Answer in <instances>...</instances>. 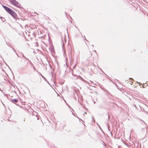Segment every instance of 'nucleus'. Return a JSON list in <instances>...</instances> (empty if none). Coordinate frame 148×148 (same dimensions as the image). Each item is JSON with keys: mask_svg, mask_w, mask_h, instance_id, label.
<instances>
[{"mask_svg": "<svg viewBox=\"0 0 148 148\" xmlns=\"http://www.w3.org/2000/svg\"><path fill=\"white\" fill-rule=\"evenodd\" d=\"M11 3L17 7L21 8V5L18 3V2L16 0H9Z\"/></svg>", "mask_w": 148, "mask_h": 148, "instance_id": "obj_1", "label": "nucleus"}, {"mask_svg": "<svg viewBox=\"0 0 148 148\" xmlns=\"http://www.w3.org/2000/svg\"><path fill=\"white\" fill-rule=\"evenodd\" d=\"M99 127L100 128V129H101V128H100V126H99Z\"/></svg>", "mask_w": 148, "mask_h": 148, "instance_id": "obj_15", "label": "nucleus"}, {"mask_svg": "<svg viewBox=\"0 0 148 148\" xmlns=\"http://www.w3.org/2000/svg\"><path fill=\"white\" fill-rule=\"evenodd\" d=\"M95 102H94V103H95Z\"/></svg>", "mask_w": 148, "mask_h": 148, "instance_id": "obj_16", "label": "nucleus"}, {"mask_svg": "<svg viewBox=\"0 0 148 148\" xmlns=\"http://www.w3.org/2000/svg\"><path fill=\"white\" fill-rule=\"evenodd\" d=\"M62 47H63V44L62 45Z\"/></svg>", "mask_w": 148, "mask_h": 148, "instance_id": "obj_13", "label": "nucleus"}, {"mask_svg": "<svg viewBox=\"0 0 148 148\" xmlns=\"http://www.w3.org/2000/svg\"><path fill=\"white\" fill-rule=\"evenodd\" d=\"M94 52H96V51L95 50H94Z\"/></svg>", "mask_w": 148, "mask_h": 148, "instance_id": "obj_11", "label": "nucleus"}, {"mask_svg": "<svg viewBox=\"0 0 148 148\" xmlns=\"http://www.w3.org/2000/svg\"><path fill=\"white\" fill-rule=\"evenodd\" d=\"M38 73L40 74L41 76L42 77H43V76H42V75L39 72H38V71L37 72Z\"/></svg>", "mask_w": 148, "mask_h": 148, "instance_id": "obj_6", "label": "nucleus"}, {"mask_svg": "<svg viewBox=\"0 0 148 148\" xmlns=\"http://www.w3.org/2000/svg\"><path fill=\"white\" fill-rule=\"evenodd\" d=\"M2 18V17H0V18Z\"/></svg>", "mask_w": 148, "mask_h": 148, "instance_id": "obj_14", "label": "nucleus"}, {"mask_svg": "<svg viewBox=\"0 0 148 148\" xmlns=\"http://www.w3.org/2000/svg\"><path fill=\"white\" fill-rule=\"evenodd\" d=\"M14 18L16 19L17 18V16L16 14L14 12L13 10H12L11 12V13L10 14Z\"/></svg>", "mask_w": 148, "mask_h": 148, "instance_id": "obj_3", "label": "nucleus"}, {"mask_svg": "<svg viewBox=\"0 0 148 148\" xmlns=\"http://www.w3.org/2000/svg\"><path fill=\"white\" fill-rule=\"evenodd\" d=\"M3 7L6 11L10 14L11 13V12L12 10V9L6 6L3 5Z\"/></svg>", "mask_w": 148, "mask_h": 148, "instance_id": "obj_2", "label": "nucleus"}, {"mask_svg": "<svg viewBox=\"0 0 148 148\" xmlns=\"http://www.w3.org/2000/svg\"><path fill=\"white\" fill-rule=\"evenodd\" d=\"M11 101L13 103H17L18 101V100L16 99H11Z\"/></svg>", "mask_w": 148, "mask_h": 148, "instance_id": "obj_4", "label": "nucleus"}, {"mask_svg": "<svg viewBox=\"0 0 148 148\" xmlns=\"http://www.w3.org/2000/svg\"><path fill=\"white\" fill-rule=\"evenodd\" d=\"M76 65H75L74 66V67H73V69H74V68H75V66H76Z\"/></svg>", "mask_w": 148, "mask_h": 148, "instance_id": "obj_7", "label": "nucleus"}, {"mask_svg": "<svg viewBox=\"0 0 148 148\" xmlns=\"http://www.w3.org/2000/svg\"><path fill=\"white\" fill-rule=\"evenodd\" d=\"M23 57H24L25 59H27L26 58V57L25 56H24L23 55Z\"/></svg>", "mask_w": 148, "mask_h": 148, "instance_id": "obj_8", "label": "nucleus"}, {"mask_svg": "<svg viewBox=\"0 0 148 148\" xmlns=\"http://www.w3.org/2000/svg\"><path fill=\"white\" fill-rule=\"evenodd\" d=\"M92 120L93 121H94V122H95V119H94V117L93 116H92Z\"/></svg>", "mask_w": 148, "mask_h": 148, "instance_id": "obj_5", "label": "nucleus"}, {"mask_svg": "<svg viewBox=\"0 0 148 148\" xmlns=\"http://www.w3.org/2000/svg\"><path fill=\"white\" fill-rule=\"evenodd\" d=\"M92 46L93 47H94V46H93V45H92Z\"/></svg>", "mask_w": 148, "mask_h": 148, "instance_id": "obj_12", "label": "nucleus"}, {"mask_svg": "<svg viewBox=\"0 0 148 148\" xmlns=\"http://www.w3.org/2000/svg\"><path fill=\"white\" fill-rule=\"evenodd\" d=\"M16 55H17L18 56V54L17 53H16Z\"/></svg>", "mask_w": 148, "mask_h": 148, "instance_id": "obj_10", "label": "nucleus"}, {"mask_svg": "<svg viewBox=\"0 0 148 148\" xmlns=\"http://www.w3.org/2000/svg\"><path fill=\"white\" fill-rule=\"evenodd\" d=\"M84 114H86V112H84Z\"/></svg>", "mask_w": 148, "mask_h": 148, "instance_id": "obj_9", "label": "nucleus"}]
</instances>
